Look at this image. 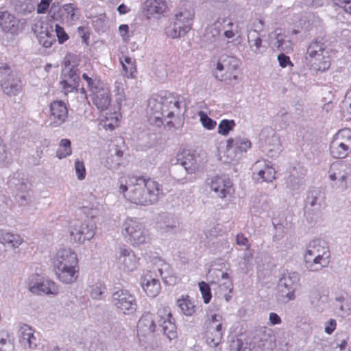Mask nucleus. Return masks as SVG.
Masks as SVG:
<instances>
[{
	"label": "nucleus",
	"mask_w": 351,
	"mask_h": 351,
	"mask_svg": "<svg viewBox=\"0 0 351 351\" xmlns=\"http://www.w3.org/2000/svg\"><path fill=\"white\" fill-rule=\"evenodd\" d=\"M336 321L333 319H330L325 325L324 331L326 333L330 335L336 328Z\"/></svg>",
	"instance_id": "obj_64"
},
{
	"label": "nucleus",
	"mask_w": 351,
	"mask_h": 351,
	"mask_svg": "<svg viewBox=\"0 0 351 351\" xmlns=\"http://www.w3.org/2000/svg\"><path fill=\"white\" fill-rule=\"evenodd\" d=\"M141 285L149 297L154 298L160 291V283L158 279L154 277L151 271L147 272L141 277Z\"/></svg>",
	"instance_id": "obj_25"
},
{
	"label": "nucleus",
	"mask_w": 351,
	"mask_h": 351,
	"mask_svg": "<svg viewBox=\"0 0 351 351\" xmlns=\"http://www.w3.org/2000/svg\"><path fill=\"white\" fill-rule=\"evenodd\" d=\"M223 317L217 313H213L208 316L205 322L206 339L210 347L217 346L221 341L223 336Z\"/></svg>",
	"instance_id": "obj_9"
},
{
	"label": "nucleus",
	"mask_w": 351,
	"mask_h": 351,
	"mask_svg": "<svg viewBox=\"0 0 351 351\" xmlns=\"http://www.w3.org/2000/svg\"><path fill=\"white\" fill-rule=\"evenodd\" d=\"M221 29L223 28L224 32L223 35L226 38H233L237 34H239L238 25L234 23L230 19H222Z\"/></svg>",
	"instance_id": "obj_42"
},
{
	"label": "nucleus",
	"mask_w": 351,
	"mask_h": 351,
	"mask_svg": "<svg viewBox=\"0 0 351 351\" xmlns=\"http://www.w3.org/2000/svg\"><path fill=\"white\" fill-rule=\"evenodd\" d=\"M12 161V156L3 144V140L0 138V165H8Z\"/></svg>",
	"instance_id": "obj_48"
},
{
	"label": "nucleus",
	"mask_w": 351,
	"mask_h": 351,
	"mask_svg": "<svg viewBox=\"0 0 351 351\" xmlns=\"http://www.w3.org/2000/svg\"><path fill=\"white\" fill-rule=\"evenodd\" d=\"M75 170L78 180H82L85 178L86 169L83 162L76 160L75 162Z\"/></svg>",
	"instance_id": "obj_58"
},
{
	"label": "nucleus",
	"mask_w": 351,
	"mask_h": 351,
	"mask_svg": "<svg viewBox=\"0 0 351 351\" xmlns=\"http://www.w3.org/2000/svg\"><path fill=\"white\" fill-rule=\"evenodd\" d=\"M121 231L132 245H139L148 240L147 230L136 218L127 217L121 226Z\"/></svg>",
	"instance_id": "obj_6"
},
{
	"label": "nucleus",
	"mask_w": 351,
	"mask_h": 351,
	"mask_svg": "<svg viewBox=\"0 0 351 351\" xmlns=\"http://www.w3.org/2000/svg\"><path fill=\"white\" fill-rule=\"evenodd\" d=\"M221 32V22L218 19L206 27L202 38V43L210 50L215 49L219 44Z\"/></svg>",
	"instance_id": "obj_18"
},
{
	"label": "nucleus",
	"mask_w": 351,
	"mask_h": 351,
	"mask_svg": "<svg viewBox=\"0 0 351 351\" xmlns=\"http://www.w3.org/2000/svg\"><path fill=\"white\" fill-rule=\"evenodd\" d=\"M62 89L65 94L72 92L79 86V82H75V80H68L66 78H62L60 82Z\"/></svg>",
	"instance_id": "obj_54"
},
{
	"label": "nucleus",
	"mask_w": 351,
	"mask_h": 351,
	"mask_svg": "<svg viewBox=\"0 0 351 351\" xmlns=\"http://www.w3.org/2000/svg\"><path fill=\"white\" fill-rule=\"evenodd\" d=\"M305 58L311 69L324 71L330 67L329 53L326 50L324 38L318 37L311 42L307 48Z\"/></svg>",
	"instance_id": "obj_4"
},
{
	"label": "nucleus",
	"mask_w": 351,
	"mask_h": 351,
	"mask_svg": "<svg viewBox=\"0 0 351 351\" xmlns=\"http://www.w3.org/2000/svg\"><path fill=\"white\" fill-rule=\"evenodd\" d=\"M53 266H79L77 256L71 249H60L54 258Z\"/></svg>",
	"instance_id": "obj_24"
},
{
	"label": "nucleus",
	"mask_w": 351,
	"mask_h": 351,
	"mask_svg": "<svg viewBox=\"0 0 351 351\" xmlns=\"http://www.w3.org/2000/svg\"><path fill=\"white\" fill-rule=\"evenodd\" d=\"M275 34L276 36L275 45L278 50L286 53H289L293 51V44L290 40H285L283 36L281 35V32H278V30H276Z\"/></svg>",
	"instance_id": "obj_44"
},
{
	"label": "nucleus",
	"mask_w": 351,
	"mask_h": 351,
	"mask_svg": "<svg viewBox=\"0 0 351 351\" xmlns=\"http://www.w3.org/2000/svg\"><path fill=\"white\" fill-rule=\"evenodd\" d=\"M332 138L343 145H350L351 147V130L348 128L339 130Z\"/></svg>",
	"instance_id": "obj_49"
},
{
	"label": "nucleus",
	"mask_w": 351,
	"mask_h": 351,
	"mask_svg": "<svg viewBox=\"0 0 351 351\" xmlns=\"http://www.w3.org/2000/svg\"><path fill=\"white\" fill-rule=\"evenodd\" d=\"M189 32V26L182 27L180 22L178 21L174 22L165 29V34L167 37L175 39L184 36Z\"/></svg>",
	"instance_id": "obj_38"
},
{
	"label": "nucleus",
	"mask_w": 351,
	"mask_h": 351,
	"mask_svg": "<svg viewBox=\"0 0 351 351\" xmlns=\"http://www.w3.org/2000/svg\"><path fill=\"white\" fill-rule=\"evenodd\" d=\"M330 252L324 241H311L306 249L304 260L306 267L313 271L320 270L329 263Z\"/></svg>",
	"instance_id": "obj_5"
},
{
	"label": "nucleus",
	"mask_w": 351,
	"mask_h": 351,
	"mask_svg": "<svg viewBox=\"0 0 351 351\" xmlns=\"http://www.w3.org/2000/svg\"><path fill=\"white\" fill-rule=\"evenodd\" d=\"M194 17V12L193 10L186 8H180L174 16V20L178 22L180 21V25L185 27L189 26V32L191 30Z\"/></svg>",
	"instance_id": "obj_37"
},
{
	"label": "nucleus",
	"mask_w": 351,
	"mask_h": 351,
	"mask_svg": "<svg viewBox=\"0 0 351 351\" xmlns=\"http://www.w3.org/2000/svg\"><path fill=\"white\" fill-rule=\"evenodd\" d=\"M343 167L344 166L341 165H340L339 168L337 169L336 165H333L329 171L330 180L332 181L337 180L340 182L339 186L341 188V189H345L347 187L346 180L348 178V174L346 173H341V171Z\"/></svg>",
	"instance_id": "obj_40"
},
{
	"label": "nucleus",
	"mask_w": 351,
	"mask_h": 351,
	"mask_svg": "<svg viewBox=\"0 0 351 351\" xmlns=\"http://www.w3.org/2000/svg\"><path fill=\"white\" fill-rule=\"evenodd\" d=\"M177 161L189 173L195 172L197 168V162L195 156L189 151H184L177 155Z\"/></svg>",
	"instance_id": "obj_30"
},
{
	"label": "nucleus",
	"mask_w": 351,
	"mask_h": 351,
	"mask_svg": "<svg viewBox=\"0 0 351 351\" xmlns=\"http://www.w3.org/2000/svg\"><path fill=\"white\" fill-rule=\"evenodd\" d=\"M206 184L210 190L221 199H224L234 193L232 182L226 176H215L208 178Z\"/></svg>",
	"instance_id": "obj_12"
},
{
	"label": "nucleus",
	"mask_w": 351,
	"mask_h": 351,
	"mask_svg": "<svg viewBox=\"0 0 351 351\" xmlns=\"http://www.w3.org/2000/svg\"><path fill=\"white\" fill-rule=\"evenodd\" d=\"M156 326L154 314L150 313L143 314L137 324V335L140 341H143V338L152 337Z\"/></svg>",
	"instance_id": "obj_21"
},
{
	"label": "nucleus",
	"mask_w": 351,
	"mask_h": 351,
	"mask_svg": "<svg viewBox=\"0 0 351 351\" xmlns=\"http://www.w3.org/2000/svg\"><path fill=\"white\" fill-rule=\"evenodd\" d=\"M234 126L235 122L234 120L223 119L219 124L218 133L223 136H227L229 132L234 129Z\"/></svg>",
	"instance_id": "obj_50"
},
{
	"label": "nucleus",
	"mask_w": 351,
	"mask_h": 351,
	"mask_svg": "<svg viewBox=\"0 0 351 351\" xmlns=\"http://www.w3.org/2000/svg\"><path fill=\"white\" fill-rule=\"evenodd\" d=\"M158 263L159 266L160 267H158L157 268L158 272L162 278H167L170 274V272L169 271V265H167V263H164L160 260L159 261Z\"/></svg>",
	"instance_id": "obj_62"
},
{
	"label": "nucleus",
	"mask_w": 351,
	"mask_h": 351,
	"mask_svg": "<svg viewBox=\"0 0 351 351\" xmlns=\"http://www.w3.org/2000/svg\"><path fill=\"white\" fill-rule=\"evenodd\" d=\"M158 326L162 331L169 340L177 337V328L174 323L173 318L169 308H160L158 311Z\"/></svg>",
	"instance_id": "obj_16"
},
{
	"label": "nucleus",
	"mask_w": 351,
	"mask_h": 351,
	"mask_svg": "<svg viewBox=\"0 0 351 351\" xmlns=\"http://www.w3.org/2000/svg\"><path fill=\"white\" fill-rule=\"evenodd\" d=\"M157 227L162 233H175L179 229L180 222L173 215L165 213L160 216Z\"/></svg>",
	"instance_id": "obj_26"
},
{
	"label": "nucleus",
	"mask_w": 351,
	"mask_h": 351,
	"mask_svg": "<svg viewBox=\"0 0 351 351\" xmlns=\"http://www.w3.org/2000/svg\"><path fill=\"white\" fill-rule=\"evenodd\" d=\"M11 69L6 63H0V82H3V91L8 95H17L21 88V81L11 75Z\"/></svg>",
	"instance_id": "obj_13"
},
{
	"label": "nucleus",
	"mask_w": 351,
	"mask_h": 351,
	"mask_svg": "<svg viewBox=\"0 0 351 351\" xmlns=\"http://www.w3.org/2000/svg\"><path fill=\"white\" fill-rule=\"evenodd\" d=\"M331 155L335 158H344L351 152L350 145H343L332 138L330 144Z\"/></svg>",
	"instance_id": "obj_36"
},
{
	"label": "nucleus",
	"mask_w": 351,
	"mask_h": 351,
	"mask_svg": "<svg viewBox=\"0 0 351 351\" xmlns=\"http://www.w3.org/2000/svg\"><path fill=\"white\" fill-rule=\"evenodd\" d=\"M180 110V101L178 99L153 96L148 101V120L151 124L158 127L164 125L169 129H178L184 123Z\"/></svg>",
	"instance_id": "obj_2"
},
{
	"label": "nucleus",
	"mask_w": 351,
	"mask_h": 351,
	"mask_svg": "<svg viewBox=\"0 0 351 351\" xmlns=\"http://www.w3.org/2000/svg\"><path fill=\"white\" fill-rule=\"evenodd\" d=\"M123 86L124 84L121 81L117 80L114 82L113 91L115 94L116 100L119 105H121V104L125 100Z\"/></svg>",
	"instance_id": "obj_51"
},
{
	"label": "nucleus",
	"mask_w": 351,
	"mask_h": 351,
	"mask_svg": "<svg viewBox=\"0 0 351 351\" xmlns=\"http://www.w3.org/2000/svg\"><path fill=\"white\" fill-rule=\"evenodd\" d=\"M104 289L105 287L101 283H96L90 288V296L93 299H100L101 295L104 293Z\"/></svg>",
	"instance_id": "obj_57"
},
{
	"label": "nucleus",
	"mask_w": 351,
	"mask_h": 351,
	"mask_svg": "<svg viewBox=\"0 0 351 351\" xmlns=\"http://www.w3.org/2000/svg\"><path fill=\"white\" fill-rule=\"evenodd\" d=\"M69 111L66 104L60 100L53 101L49 106V125L56 128L62 125L68 119Z\"/></svg>",
	"instance_id": "obj_15"
},
{
	"label": "nucleus",
	"mask_w": 351,
	"mask_h": 351,
	"mask_svg": "<svg viewBox=\"0 0 351 351\" xmlns=\"http://www.w3.org/2000/svg\"><path fill=\"white\" fill-rule=\"evenodd\" d=\"M53 1V0H40L36 8L37 13L45 14Z\"/></svg>",
	"instance_id": "obj_61"
},
{
	"label": "nucleus",
	"mask_w": 351,
	"mask_h": 351,
	"mask_svg": "<svg viewBox=\"0 0 351 351\" xmlns=\"http://www.w3.org/2000/svg\"><path fill=\"white\" fill-rule=\"evenodd\" d=\"M70 234L75 242L80 243L90 240L95 234V224L88 219L74 220L71 225Z\"/></svg>",
	"instance_id": "obj_11"
},
{
	"label": "nucleus",
	"mask_w": 351,
	"mask_h": 351,
	"mask_svg": "<svg viewBox=\"0 0 351 351\" xmlns=\"http://www.w3.org/2000/svg\"><path fill=\"white\" fill-rule=\"evenodd\" d=\"M54 31L56 34V36L60 44L64 43L69 39V35L64 31V28L61 27L59 24L55 25Z\"/></svg>",
	"instance_id": "obj_56"
},
{
	"label": "nucleus",
	"mask_w": 351,
	"mask_h": 351,
	"mask_svg": "<svg viewBox=\"0 0 351 351\" xmlns=\"http://www.w3.org/2000/svg\"><path fill=\"white\" fill-rule=\"evenodd\" d=\"M66 19L71 23L77 21L80 16V9L73 3H66L62 6Z\"/></svg>",
	"instance_id": "obj_43"
},
{
	"label": "nucleus",
	"mask_w": 351,
	"mask_h": 351,
	"mask_svg": "<svg viewBox=\"0 0 351 351\" xmlns=\"http://www.w3.org/2000/svg\"><path fill=\"white\" fill-rule=\"evenodd\" d=\"M300 285V274L296 271H287L283 273L277 285L279 300L287 302L295 299V292Z\"/></svg>",
	"instance_id": "obj_7"
},
{
	"label": "nucleus",
	"mask_w": 351,
	"mask_h": 351,
	"mask_svg": "<svg viewBox=\"0 0 351 351\" xmlns=\"http://www.w3.org/2000/svg\"><path fill=\"white\" fill-rule=\"evenodd\" d=\"M82 79L86 83L90 92L89 97L93 104L101 111L107 110L111 102L110 90L101 82L99 77L93 72L84 73Z\"/></svg>",
	"instance_id": "obj_3"
},
{
	"label": "nucleus",
	"mask_w": 351,
	"mask_h": 351,
	"mask_svg": "<svg viewBox=\"0 0 351 351\" xmlns=\"http://www.w3.org/2000/svg\"><path fill=\"white\" fill-rule=\"evenodd\" d=\"M176 304L181 313L186 316H193L196 312L195 302L189 295H182L177 300Z\"/></svg>",
	"instance_id": "obj_34"
},
{
	"label": "nucleus",
	"mask_w": 351,
	"mask_h": 351,
	"mask_svg": "<svg viewBox=\"0 0 351 351\" xmlns=\"http://www.w3.org/2000/svg\"><path fill=\"white\" fill-rule=\"evenodd\" d=\"M322 193L319 189H312L308 191L305 200L306 208H313L319 210L322 206Z\"/></svg>",
	"instance_id": "obj_35"
},
{
	"label": "nucleus",
	"mask_w": 351,
	"mask_h": 351,
	"mask_svg": "<svg viewBox=\"0 0 351 351\" xmlns=\"http://www.w3.org/2000/svg\"><path fill=\"white\" fill-rule=\"evenodd\" d=\"M98 203L95 202L87 205L83 204L79 210L81 213L84 214L87 218H94L98 214Z\"/></svg>",
	"instance_id": "obj_47"
},
{
	"label": "nucleus",
	"mask_w": 351,
	"mask_h": 351,
	"mask_svg": "<svg viewBox=\"0 0 351 351\" xmlns=\"http://www.w3.org/2000/svg\"><path fill=\"white\" fill-rule=\"evenodd\" d=\"M20 341L22 344L29 348L36 347V338L34 335L33 329L28 325H22L19 330Z\"/></svg>",
	"instance_id": "obj_32"
},
{
	"label": "nucleus",
	"mask_w": 351,
	"mask_h": 351,
	"mask_svg": "<svg viewBox=\"0 0 351 351\" xmlns=\"http://www.w3.org/2000/svg\"><path fill=\"white\" fill-rule=\"evenodd\" d=\"M252 147V143L245 137L237 136L230 138L227 141L228 153L234 152L233 160H239L243 153L247 152Z\"/></svg>",
	"instance_id": "obj_22"
},
{
	"label": "nucleus",
	"mask_w": 351,
	"mask_h": 351,
	"mask_svg": "<svg viewBox=\"0 0 351 351\" xmlns=\"http://www.w3.org/2000/svg\"><path fill=\"white\" fill-rule=\"evenodd\" d=\"M199 116L200 118V122L204 128L211 130L215 128L217 125L216 121L210 118L206 112L200 111L199 112Z\"/></svg>",
	"instance_id": "obj_52"
},
{
	"label": "nucleus",
	"mask_w": 351,
	"mask_h": 351,
	"mask_svg": "<svg viewBox=\"0 0 351 351\" xmlns=\"http://www.w3.org/2000/svg\"><path fill=\"white\" fill-rule=\"evenodd\" d=\"M111 304L117 311L127 315L133 313L137 307L134 295L125 289H117L112 291Z\"/></svg>",
	"instance_id": "obj_8"
},
{
	"label": "nucleus",
	"mask_w": 351,
	"mask_h": 351,
	"mask_svg": "<svg viewBox=\"0 0 351 351\" xmlns=\"http://www.w3.org/2000/svg\"><path fill=\"white\" fill-rule=\"evenodd\" d=\"M138 261L134 252L130 247L123 245L116 252L114 267L119 272L128 274L136 269Z\"/></svg>",
	"instance_id": "obj_10"
},
{
	"label": "nucleus",
	"mask_w": 351,
	"mask_h": 351,
	"mask_svg": "<svg viewBox=\"0 0 351 351\" xmlns=\"http://www.w3.org/2000/svg\"><path fill=\"white\" fill-rule=\"evenodd\" d=\"M119 61L122 65L123 70L128 78L134 77L136 73V66L135 60L129 56H123L119 58Z\"/></svg>",
	"instance_id": "obj_39"
},
{
	"label": "nucleus",
	"mask_w": 351,
	"mask_h": 351,
	"mask_svg": "<svg viewBox=\"0 0 351 351\" xmlns=\"http://www.w3.org/2000/svg\"><path fill=\"white\" fill-rule=\"evenodd\" d=\"M167 11V0H145L144 2L143 12L148 19H160L165 16Z\"/></svg>",
	"instance_id": "obj_19"
},
{
	"label": "nucleus",
	"mask_w": 351,
	"mask_h": 351,
	"mask_svg": "<svg viewBox=\"0 0 351 351\" xmlns=\"http://www.w3.org/2000/svg\"><path fill=\"white\" fill-rule=\"evenodd\" d=\"M0 28L12 36H17L24 29V23L8 10H0Z\"/></svg>",
	"instance_id": "obj_14"
},
{
	"label": "nucleus",
	"mask_w": 351,
	"mask_h": 351,
	"mask_svg": "<svg viewBox=\"0 0 351 351\" xmlns=\"http://www.w3.org/2000/svg\"><path fill=\"white\" fill-rule=\"evenodd\" d=\"M239 66V60L234 56H227L225 58L221 59L217 64V71L221 72L224 71L225 73L219 75L216 73L215 77L221 81H226L228 80H237V76L233 74Z\"/></svg>",
	"instance_id": "obj_17"
},
{
	"label": "nucleus",
	"mask_w": 351,
	"mask_h": 351,
	"mask_svg": "<svg viewBox=\"0 0 351 351\" xmlns=\"http://www.w3.org/2000/svg\"><path fill=\"white\" fill-rule=\"evenodd\" d=\"M18 201L21 206H25L32 203V195L27 192L25 193L18 194Z\"/></svg>",
	"instance_id": "obj_59"
},
{
	"label": "nucleus",
	"mask_w": 351,
	"mask_h": 351,
	"mask_svg": "<svg viewBox=\"0 0 351 351\" xmlns=\"http://www.w3.org/2000/svg\"><path fill=\"white\" fill-rule=\"evenodd\" d=\"M74 55H68L65 57L64 67L62 71V78L68 80H75V82H79L80 81V71L77 66L71 64V62L75 59Z\"/></svg>",
	"instance_id": "obj_31"
},
{
	"label": "nucleus",
	"mask_w": 351,
	"mask_h": 351,
	"mask_svg": "<svg viewBox=\"0 0 351 351\" xmlns=\"http://www.w3.org/2000/svg\"><path fill=\"white\" fill-rule=\"evenodd\" d=\"M38 42L40 45L45 48H48L51 47L53 43L55 41V39L52 36L51 34L48 32H40L38 36Z\"/></svg>",
	"instance_id": "obj_53"
},
{
	"label": "nucleus",
	"mask_w": 351,
	"mask_h": 351,
	"mask_svg": "<svg viewBox=\"0 0 351 351\" xmlns=\"http://www.w3.org/2000/svg\"><path fill=\"white\" fill-rule=\"evenodd\" d=\"M58 279L64 284L75 282L79 276V266H54Z\"/></svg>",
	"instance_id": "obj_23"
},
{
	"label": "nucleus",
	"mask_w": 351,
	"mask_h": 351,
	"mask_svg": "<svg viewBox=\"0 0 351 351\" xmlns=\"http://www.w3.org/2000/svg\"><path fill=\"white\" fill-rule=\"evenodd\" d=\"M300 182V180L296 179L293 176L291 175L287 180V186L290 190L295 191L299 189Z\"/></svg>",
	"instance_id": "obj_60"
},
{
	"label": "nucleus",
	"mask_w": 351,
	"mask_h": 351,
	"mask_svg": "<svg viewBox=\"0 0 351 351\" xmlns=\"http://www.w3.org/2000/svg\"><path fill=\"white\" fill-rule=\"evenodd\" d=\"M277 59L279 62V65L282 68H285L288 65H290L291 66H293V64L290 60L289 57L284 53L279 54L277 57Z\"/></svg>",
	"instance_id": "obj_63"
},
{
	"label": "nucleus",
	"mask_w": 351,
	"mask_h": 351,
	"mask_svg": "<svg viewBox=\"0 0 351 351\" xmlns=\"http://www.w3.org/2000/svg\"><path fill=\"white\" fill-rule=\"evenodd\" d=\"M254 347L252 338L241 334L231 341L230 351H252Z\"/></svg>",
	"instance_id": "obj_29"
},
{
	"label": "nucleus",
	"mask_w": 351,
	"mask_h": 351,
	"mask_svg": "<svg viewBox=\"0 0 351 351\" xmlns=\"http://www.w3.org/2000/svg\"><path fill=\"white\" fill-rule=\"evenodd\" d=\"M23 240L18 234H14L5 230H0V243L12 248L19 247Z\"/></svg>",
	"instance_id": "obj_33"
},
{
	"label": "nucleus",
	"mask_w": 351,
	"mask_h": 351,
	"mask_svg": "<svg viewBox=\"0 0 351 351\" xmlns=\"http://www.w3.org/2000/svg\"><path fill=\"white\" fill-rule=\"evenodd\" d=\"M72 154L71 143L69 139L62 138L60 140L58 148L56 151V157L59 159L64 158Z\"/></svg>",
	"instance_id": "obj_45"
},
{
	"label": "nucleus",
	"mask_w": 351,
	"mask_h": 351,
	"mask_svg": "<svg viewBox=\"0 0 351 351\" xmlns=\"http://www.w3.org/2000/svg\"><path fill=\"white\" fill-rule=\"evenodd\" d=\"M120 117V113L117 111L113 113H107L101 119V123L105 129L112 130L118 125Z\"/></svg>",
	"instance_id": "obj_41"
},
{
	"label": "nucleus",
	"mask_w": 351,
	"mask_h": 351,
	"mask_svg": "<svg viewBox=\"0 0 351 351\" xmlns=\"http://www.w3.org/2000/svg\"><path fill=\"white\" fill-rule=\"evenodd\" d=\"M199 287L204 302L205 304L209 303L211 300V291L209 285L206 282L202 281L199 283Z\"/></svg>",
	"instance_id": "obj_55"
},
{
	"label": "nucleus",
	"mask_w": 351,
	"mask_h": 351,
	"mask_svg": "<svg viewBox=\"0 0 351 351\" xmlns=\"http://www.w3.org/2000/svg\"><path fill=\"white\" fill-rule=\"evenodd\" d=\"M265 143L269 147L267 149L269 152L279 153L281 151L280 137L274 132L271 136L265 140Z\"/></svg>",
	"instance_id": "obj_46"
},
{
	"label": "nucleus",
	"mask_w": 351,
	"mask_h": 351,
	"mask_svg": "<svg viewBox=\"0 0 351 351\" xmlns=\"http://www.w3.org/2000/svg\"><path fill=\"white\" fill-rule=\"evenodd\" d=\"M253 176L256 180L272 182L275 179V169L266 160H258L252 167Z\"/></svg>",
	"instance_id": "obj_20"
},
{
	"label": "nucleus",
	"mask_w": 351,
	"mask_h": 351,
	"mask_svg": "<svg viewBox=\"0 0 351 351\" xmlns=\"http://www.w3.org/2000/svg\"><path fill=\"white\" fill-rule=\"evenodd\" d=\"M264 36L256 32H249L247 34V43L250 51L254 55L263 54L266 51L267 46L263 43Z\"/></svg>",
	"instance_id": "obj_28"
},
{
	"label": "nucleus",
	"mask_w": 351,
	"mask_h": 351,
	"mask_svg": "<svg viewBox=\"0 0 351 351\" xmlns=\"http://www.w3.org/2000/svg\"><path fill=\"white\" fill-rule=\"evenodd\" d=\"M119 193L132 204L147 206L156 204L162 193V186L144 176H123L118 180Z\"/></svg>",
	"instance_id": "obj_1"
},
{
	"label": "nucleus",
	"mask_w": 351,
	"mask_h": 351,
	"mask_svg": "<svg viewBox=\"0 0 351 351\" xmlns=\"http://www.w3.org/2000/svg\"><path fill=\"white\" fill-rule=\"evenodd\" d=\"M27 285L29 291L35 294H53L55 291V283L49 279H42L34 284L29 278Z\"/></svg>",
	"instance_id": "obj_27"
}]
</instances>
